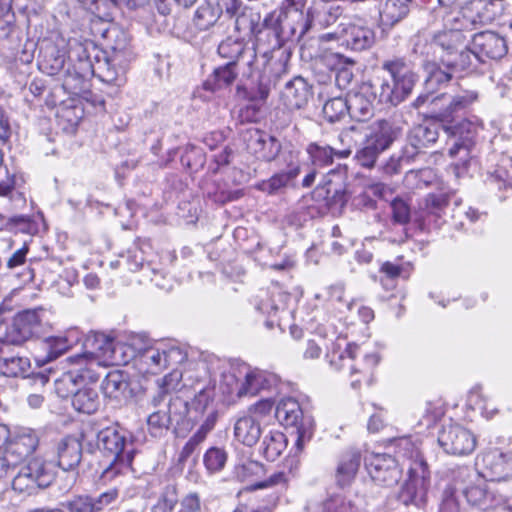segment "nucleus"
<instances>
[{
    "label": "nucleus",
    "mask_w": 512,
    "mask_h": 512,
    "mask_svg": "<svg viewBox=\"0 0 512 512\" xmlns=\"http://www.w3.org/2000/svg\"><path fill=\"white\" fill-rule=\"evenodd\" d=\"M462 493L471 506L482 511L498 505L502 500L501 496L491 489L487 481L479 476L475 482L464 487Z\"/></svg>",
    "instance_id": "21"
},
{
    "label": "nucleus",
    "mask_w": 512,
    "mask_h": 512,
    "mask_svg": "<svg viewBox=\"0 0 512 512\" xmlns=\"http://www.w3.org/2000/svg\"><path fill=\"white\" fill-rule=\"evenodd\" d=\"M212 401V390L202 389L188 402V426L193 427L204 415Z\"/></svg>",
    "instance_id": "45"
},
{
    "label": "nucleus",
    "mask_w": 512,
    "mask_h": 512,
    "mask_svg": "<svg viewBox=\"0 0 512 512\" xmlns=\"http://www.w3.org/2000/svg\"><path fill=\"white\" fill-rule=\"evenodd\" d=\"M239 4H241L240 1ZM233 17H235V30L242 34L243 37L257 36L259 34L275 37L272 31L262 30L263 25L260 23V15L251 9L242 8V5H240V8Z\"/></svg>",
    "instance_id": "30"
},
{
    "label": "nucleus",
    "mask_w": 512,
    "mask_h": 512,
    "mask_svg": "<svg viewBox=\"0 0 512 512\" xmlns=\"http://www.w3.org/2000/svg\"><path fill=\"white\" fill-rule=\"evenodd\" d=\"M409 478L401 489L399 498L405 504L423 506L427 502L431 473L426 461L417 456L409 467Z\"/></svg>",
    "instance_id": "12"
},
{
    "label": "nucleus",
    "mask_w": 512,
    "mask_h": 512,
    "mask_svg": "<svg viewBox=\"0 0 512 512\" xmlns=\"http://www.w3.org/2000/svg\"><path fill=\"white\" fill-rule=\"evenodd\" d=\"M201 507L202 502L199 494L190 492L181 499L179 512H200Z\"/></svg>",
    "instance_id": "64"
},
{
    "label": "nucleus",
    "mask_w": 512,
    "mask_h": 512,
    "mask_svg": "<svg viewBox=\"0 0 512 512\" xmlns=\"http://www.w3.org/2000/svg\"><path fill=\"white\" fill-rule=\"evenodd\" d=\"M412 143L418 145L422 150L433 145L438 137V128L434 125H417L408 134Z\"/></svg>",
    "instance_id": "49"
},
{
    "label": "nucleus",
    "mask_w": 512,
    "mask_h": 512,
    "mask_svg": "<svg viewBox=\"0 0 512 512\" xmlns=\"http://www.w3.org/2000/svg\"><path fill=\"white\" fill-rule=\"evenodd\" d=\"M202 426L184 445L179 454V463L184 464L195 452L198 445L205 439L206 431Z\"/></svg>",
    "instance_id": "58"
},
{
    "label": "nucleus",
    "mask_w": 512,
    "mask_h": 512,
    "mask_svg": "<svg viewBox=\"0 0 512 512\" xmlns=\"http://www.w3.org/2000/svg\"><path fill=\"white\" fill-rule=\"evenodd\" d=\"M38 444L37 434L31 429H23L8 442L5 454L18 466L32 455Z\"/></svg>",
    "instance_id": "24"
},
{
    "label": "nucleus",
    "mask_w": 512,
    "mask_h": 512,
    "mask_svg": "<svg viewBox=\"0 0 512 512\" xmlns=\"http://www.w3.org/2000/svg\"><path fill=\"white\" fill-rule=\"evenodd\" d=\"M101 388L105 397L120 400L129 388L127 376L120 370L110 371L102 381Z\"/></svg>",
    "instance_id": "41"
},
{
    "label": "nucleus",
    "mask_w": 512,
    "mask_h": 512,
    "mask_svg": "<svg viewBox=\"0 0 512 512\" xmlns=\"http://www.w3.org/2000/svg\"><path fill=\"white\" fill-rule=\"evenodd\" d=\"M15 14L11 0H0V39H7L15 30Z\"/></svg>",
    "instance_id": "52"
},
{
    "label": "nucleus",
    "mask_w": 512,
    "mask_h": 512,
    "mask_svg": "<svg viewBox=\"0 0 512 512\" xmlns=\"http://www.w3.org/2000/svg\"><path fill=\"white\" fill-rule=\"evenodd\" d=\"M383 151L384 150L378 149L374 143L368 140L367 144L357 151L355 158L362 167L372 168Z\"/></svg>",
    "instance_id": "55"
},
{
    "label": "nucleus",
    "mask_w": 512,
    "mask_h": 512,
    "mask_svg": "<svg viewBox=\"0 0 512 512\" xmlns=\"http://www.w3.org/2000/svg\"><path fill=\"white\" fill-rule=\"evenodd\" d=\"M50 327L49 312L43 307L24 310L14 317L9 327L7 326L4 336H0V344L21 345Z\"/></svg>",
    "instance_id": "8"
},
{
    "label": "nucleus",
    "mask_w": 512,
    "mask_h": 512,
    "mask_svg": "<svg viewBox=\"0 0 512 512\" xmlns=\"http://www.w3.org/2000/svg\"><path fill=\"white\" fill-rule=\"evenodd\" d=\"M381 67L390 74L394 87L406 99L418 81V75L411 61L405 57L392 56L385 59Z\"/></svg>",
    "instance_id": "13"
},
{
    "label": "nucleus",
    "mask_w": 512,
    "mask_h": 512,
    "mask_svg": "<svg viewBox=\"0 0 512 512\" xmlns=\"http://www.w3.org/2000/svg\"><path fill=\"white\" fill-rule=\"evenodd\" d=\"M0 356V369L1 372L9 377H18L27 373L30 367V361L26 357L20 356H5L1 353Z\"/></svg>",
    "instance_id": "47"
},
{
    "label": "nucleus",
    "mask_w": 512,
    "mask_h": 512,
    "mask_svg": "<svg viewBox=\"0 0 512 512\" xmlns=\"http://www.w3.org/2000/svg\"><path fill=\"white\" fill-rule=\"evenodd\" d=\"M50 327L49 312L43 307L24 310L14 317L9 327L7 326L4 336H0V344L21 345Z\"/></svg>",
    "instance_id": "7"
},
{
    "label": "nucleus",
    "mask_w": 512,
    "mask_h": 512,
    "mask_svg": "<svg viewBox=\"0 0 512 512\" xmlns=\"http://www.w3.org/2000/svg\"><path fill=\"white\" fill-rule=\"evenodd\" d=\"M457 487H448L444 490L439 512H459V503L455 496Z\"/></svg>",
    "instance_id": "63"
},
{
    "label": "nucleus",
    "mask_w": 512,
    "mask_h": 512,
    "mask_svg": "<svg viewBox=\"0 0 512 512\" xmlns=\"http://www.w3.org/2000/svg\"><path fill=\"white\" fill-rule=\"evenodd\" d=\"M343 9L336 4H328L323 0L315 1L312 7L307 9L306 15L298 12L287 17L283 28L289 26L292 37L302 38L311 28L312 22L317 21L320 25L331 26L341 17Z\"/></svg>",
    "instance_id": "9"
},
{
    "label": "nucleus",
    "mask_w": 512,
    "mask_h": 512,
    "mask_svg": "<svg viewBox=\"0 0 512 512\" xmlns=\"http://www.w3.org/2000/svg\"><path fill=\"white\" fill-rule=\"evenodd\" d=\"M247 150L264 162H272L277 159L281 150V141L265 131L253 128L249 129L244 136Z\"/></svg>",
    "instance_id": "17"
},
{
    "label": "nucleus",
    "mask_w": 512,
    "mask_h": 512,
    "mask_svg": "<svg viewBox=\"0 0 512 512\" xmlns=\"http://www.w3.org/2000/svg\"><path fill=\"white\" fill-rule=\"evenodd\" d=\"M400 135L401 128L393 120L379 119L373 123L368 140L374 143L378 149L385 151Z\"/></svg>",
    "instance_id": "32"
},
{
    "label": "nucleus",
    "mask_w": 512,
    "mask_h": 512,
    "mask_svg": "<svg viewBox=\"0 0 512 512\" xmlns=\"http://www.w3.org/2000/svg\"><path fill=\"white\" fill-rule=\"evenodd\" d=\"M54 473L42 458H31L22 464L12 479V489L20 494L32 495L51 485Z\"/></svg>",
    "instance_id": "11"
},
{
    "label": "nucleus",
    "mask_w": 512,
    "mask_h": 512,
    "mask_svg": "<svg viewBox=\"0 0 512 512\" xmlns=\"http://www.w3.org/2000/svg\"><path fill=\"white\" fill-rule=\"evenodd\" d=\"M218 53L221 57L230 61H243L246 65L252 66L256 59V51L253 46L248 47L238 38L228 37L218 46Z\"/></svg>",
    "instance_id": "26"
},
{
    "label": "nucleus",
    "mask_w": 512,
    "mask_h": 512,
    "mask_svg": "<svg viewBox=\"0 0 512 512\" xmlns=\"http://www.w3.org/2000/svg\"><path fill=\"white\" fill-rule=\"evenodd\" d=\"M99 405L98 393L90 387H80L72 397V406L78 412L93 414L98 410Z\"/></svg>",
    "instance_id": "44"
},
{
    "label": "nucleus",
    "mask_w": 512,
    "mask_h": 512,
    "mask_svg": "<svg viewBox=\"0 0 512 512\" xmlns=\"http://www.w3.org/2000/svg\"><path fill=\"white\" fill-rule=\"evenodd\" d=\"M167 413L173 424L190 429V426H188V401L179 396L171 397Z\"/></svg>",
    "instance_id": "50"
},
{
    "label": "nucleus",
    "mask_w": 512,
    "mask_h": 512,
    "mask_svg": "<svg viewBox=\"0 0 512 512\" xmlns=\"http://www.w3.org/2000/svg\"><path fill=\"white\" fill-rule=\"evenodd\" d=\"M324 118L330 122L335 123L340 121L348 114L347 98L334 97L325 102L323 106Z\"/></svg>",
    "instance_id": "51"
},
{
    "label": "nucleus",
    "mask_w": 512,
    "mask_h": 512,
    "mask_svg": "<svg viewBox=\"0 0 512 512\" xmlns=\"http://www.w3.org/2000/svg\"><path fill=\"white\" fill-rule=\"evenodd\" d=\"M363 88H368V94L373 101L378 100L381 104L397 106L405 99L398 90L387 79L376 78L373 81L362 83Z\"/></svg>",
    "instance_id": "31"
},
{
    "label": "nucleus",
    "mask_w": 512,
    "mask_h": 512,
    "mask_svg": "<svg viewBox=\"0 0 512 512\" xmlns=\"http://www.w3.org/2000/svg\"><path fill=\"white\" fill-rule=\"evenodd\" d=\"M323 38L341 40L343 45L354 51H362L372 46L375 40L374 32L368 28L357 25H349L340 32L334 31L323 36Z\"/></svg>",
    "instance_id": "22"
},
{
    "label": "nucleus",
    "mask_w": 512,
    "mask_h": 512,
    "mask_svg": "<svg viewBox=\"0 0 512 512\" xmlns=\"http://www.w3.org/2000/svg\"><path fill=\"white\" fill-rule=\"evenodd\" d=\"M97 446L110 459L100 474V480L104 483L129 470L134 471V450L129 449L132 444L128 442V432L125 429L118 425L103 428L97 433Z\"/></svg>",
    "instance_id": "3"
},
{
    "label": "nucleus",
    "mask_w": 512,
    "mask_h": 512,
    "mask_svg": "<svg viewBox=\"0 0 512 512\" xmlns=\"http://www.w3.org/2000/svg\"><path fill=\"white\" fill-rule=\"evenodd\" d=\"M139 340L143 345L137 346L135 341L133 346L138 353L136 364L141 373L156 375L170 366L182 364L187 359V351L178 345L151 343L143 338Z\"/></svg>",
    "instance_id": "5"
},
{
    "label": "nucleus",
    "mask_w": 512,
    "mask_h": 512,
    "mask_svg": "<svg viewBox=\"0 0 512 512\" xmlns=\"http://www.w3.org/2000/svg\"><path fill=\"white\" fill-rule=\"evenodd\" d=\"M227 453L224 449L219 447L209 448L203 457V462L206 469L211 472H218L222 470L227 462Z\"/></svg>",
    "instance_id": "54"
},
{
    "label": "nucleus",
    "mask_w": 512,
    "mask_h": 512,
    "mask_svg": "<svg viewBox=\"0 0 512 512\" xmlns=\"http://www.w3.org/2000/svg\"><path fill=\"white\" fill-rule=\"evenodd\" d=\"M336 172L331 170L321 182L322 189L325 190V198L335 200L336 202L342 201L344 193L341 190L340 185H336L331 176H335Z\"/></svg>",
    "instance_id": "60"
},
{
    "label": "nucleus",
    "mask_w": 512,
    "mask_h": 512,
    "mask_svg": "<svg viewBox=\"0 0 512 512\" xmlns=\"http://www.w3.org/2000/svg\"><path fill=\"white\" fill-rule=\"evenodd\" d=\"M156 384H159L171 398L174 393L180 391L182 388V372L173 369L164 377L157 379Z\"/></svg>",
    "instance_id": "57"
},
{
    "label": "nucleus",
    "mask_w": 512,
    "mask_h": 512,
    "mask_svg": "<svg viewBox=\"0 0 512 512\" xmlns=\"http://www.w3.org/2000/svg\"><path fill=\"white\" fill-rule=\"evenodd\" d=\"M235 67L236 63L229 61L227 64L214 69L213 73L203 83L204 89L214 92L230 86L238 75Z\"/></svg>",
    "instance_id": "38"
},
{
    "label": "nucleus",
    "mask_w": 512,
    "mask_h": 512,
    "mask_svg": "<svg viewBox=\"0 0 512 512\" xmlns=\"http://www.w3.org/2000/svg\"><path fill=\"white\" fill-rule=\"evenodd\" d=\"M437 440L443 450L452 455L469 454L476 446L475 436L459 424L444 425Z\"/></svg>",
    "instance_id": "14"
},
{
    "label": "nucleus",
    "mask_w": 512,
    "mask_h": 512,
    "mask_svg": "<svg viewBox=\"0 0 512 512\" xmlns=\"http://www.w3.org/2000/svg\"><path fill=\"white\" fill-rule=\"evenodd\" d=\"M491 470L497 481L512 477V455L499 454Z\"/></svg>",
    "instance_id": "56"
},
{
    "label": "nucleus",
    "mask_w": 512,
    "mask_h": 512,
    "mask_svg": "<svg viewBox=\"0 0 512 512\" xmlns=\"http://www.w3.org/2000/svg\"><path fill=\"white\" fill-rule=\"evenodd\" d=\"M287 437L278 430H269L263 434L260 453L268 460L275 461L287 447Z\"/></svg>",
    "instance_id": "39"
},
{
    "label": "nucleus",
    "mask_w": 512,
    "mask_h": 512,
    "mask_svg": "<svg viewBox=\"0 0 512 512\" xmlns=\"http://www.w3.org/2000/svg\"><path fill=\"white\" fill-rule=\"evenodd\" d=\"M58 465L64 471H73L82 459V444L73 436L63 438L57 445Z\"/></svg>",
    "instance_id": "27"
},
{
    "label": "nucleus",
    "mask_w": 512,
    "mask_h": 512,
    "mask_svg": "<svg viewBox=\"0 0 512 512\" xmlns=\"http://www.w3.org/2000/svg\"><path fill=\"white\" fill-rule=\"evenodd\" d=\"M239 8V0H204L195 11L194 25L200 30H207L222 14L233 18Z\"/></svg>",
    "instance_id": "15"
},
{
    "label": "nucleus",
    "mask_w": 512,
    "mask_h": 512,
    "mask_svg": "<svg viewBox=\"0 0 512 512\" xmlns=\"http://www.w3.org/2000/svg\"><path fill=\"white\" fill-rule=\"evenodd\" d=\"M147 424L149 432L155 437L162 436L170 425H173L167 411L161 410L151 413L148 416Z\"/></svg>",
    "instance_id": "53"
},
{
    "label": "nucleus",
    "mask_w": 512,
    "mask_h": 512,
    "mask_svg": "<svg viewBox=\"0 0 512 512\" xmlns=\"http://www.w3.org/2000/svg\"><path fill=\"white\" fill-rule=\"evenodd\" d=\"M277 420L287 428H292L295 436V455L301 453L313 435L312 420L304 417L299 403L294 398L281 399L275 409Z\"/></svg>",
    "instance_id": "10"
},
{
    "label": "nucleus",
    "mask_w": 512,
    "mask_h": 512,
    "mask_svg": "<svg viewBox=\"0 0 512 512\" xmlns=\"http://www.w3.org/2000/svg\"><path fill=\"white\" fill-rule=\"evenodd\" d=\"M367 91H369L368 88H363L361 85L359 90L348 92L346 95L348 115L355 121H366L374 114V101Z\"/></svg>",
    "instance_id": "25"
},
{
    "label": "nucleus",
    "mask_w": 512,
    "mask_h": 512,
    "mask_svg": "<svg viewBox=\"0 0 512 512\" xmlns=\"http://www.w3.org/2000/svg\"><path fill=\"white\" fill-rule=\"evenodd\" d=\"M461 34L458 31L439 33L425 45V56L435 57L443 67L453 74L469 70L476 60L470 49L458 50L457 44Z\"/></svg>",
    "instance_id": "4"
},
{
    "label": "nucleus",
    "mask_w": 512,
    "mask_h": 512,
    "mask_svg": "<svg viewBox=\"0 0 512 512\" xmlns=\"http://www.w3.org/2000/svg\"><path fill=\"white\" fill-rule=\"evenodd\" d=\"M292 153L289 155L287 170L274 174L268 180L259 184V189L268 194H274L280 189L290 185L300 174L301 167L294 161Z\"/></svg>",
    "instance_id": "35"
},
{
    "label": "nucleus",
    "mask_w": 512,
    "mask_h": 512,
    "mask_svg": "<svg viewBox=\"0 0 512 512\" xmlns=\"http://www.w3.org/2000/svg\"><path fill=\"white\" fill-rule=\"evenodd\" d=\"M84 345L87 349L84 354L99 360L104 366L119 363L117 357L118 346L110 337L104 334H93L87 337Z\"/></svg>",
    "instance_id": "23"
},
{
    "label": "nucleus",
    "mask_w": 512,
    "mask_h": 512,
    "mask_svg": "<svg viewBox=\"0 0 512 512\" xmlns=\"http://www.w3.org/2000/svg\"><path fill=\"white\" fill-rule=\"evenodd\" d=\"M97 54L100 49L90 40L66 41L59 35L45 38L39 43L38 68L47 75L57 76L65 90L76 92L89 78L78 75L81 63L89 56L96 58Z\"/></svg>",
    "instance_id": "1"
},
{
    "label": "nucleus",
    "mask_w": 512,
    "mask_h": 512,
    "mask_svg": "<svg viewBox=\"0 0 512 512\" xmlns=\"http://www.w3.org/2000/svg\"><path fill=\"white\" fill-rule=\"evenodd\" d=\"M55 392L61 398L74 396L81 384L79 376L75 374L73 369L64 372L61 376L54 380Z\"/></svg>",
    "instance_id": "48"
},
{
    "label": "nucleus",
    "mask_w": 512,
    "mask_h": 512,
    "mask_svg": "<svg viewBox=\"0 0 512 512\" xmlns=\"http://www.w3.org/2000/svg\"><path fill=\"white\" fill-rule=\"evenodd\" d=\"M72 347V342L66 335L49 336L43 339L44 354L37 358L39 363H48L65 354Z\"/></svg>",
    "instance_id": "40"
},
{
    "label": "nucleus",
    "mask_w": 512,
    "mask_h": 512,
    "mask_svg": "<svg viewBox=\"0 0 512 512\" xmlns=\"http://www.w3.org/2000/svg\"><path fill=\"white\" fill-rule=\"evenodd\" d=\"M412 0H384L379 8V21L383 29L392 28L409 13Z\"/></svg>",
    "instance_id": "36"
},
{
    "label": "nucleus",
    "mask_w": 512,
    "mask_h": 512,
    "mask_svg": "<svg viewBox=\"0 0 512 512\" xmlns=\"http://www.w3.org/2000/svg\"><path fill=\"white\" fill-rule=\"evenodd\" d=\"M306 152L315 168H322L333 163L334 158L345 159L352 153L351 146L343 149H336L329 145H321L316 142L310 143Z\"/></svg>",
    "instance_id": "28"
},
{
    "label": "nucleus",
    "mask_w": 512,
    "mask_h": 512,
    "mask_svg": "<svg viewBox=\"0 0 512 512\" xmlns=\"http://www.w3.org/2000/svg\"><path fill=\"white\" fill-rule=\"evenodd\" d=\"M264 433L260 420L253 415L238 418L234 425L235 438L248 447L255 445Z\"/></svg>",
    "instance_id": "33"
},
{
    "label": "nucleus",
    "mask_w": 512,
    "mask_h": 512,
    "mask_svg": "<svg viewBox=\"0 0 512 512\" xmlns=\"http://www.w3.org/2000/svg\"><path fill=\"white\" fill-rule=\"evenodd\" d=\"M481 123L478 119L475 121L469 119H463L456 124L444 125V131L454 139L464 141V146L472 147L474 145V139L478 132Z\"/></svg>",
    "instance_id": "42"
},
{
    "label": "nucleus",
    "mask_w": 512,
    "mask_h": 512,
    "mask_svg": "<svg viewBox=\"0 0 512 512\" xmlns=\"http://www.w3.org/2000/svg\"><path fill=\"white\" fill-rule=\"evenodd\" d=\"M323 512H364L362 500L358 497L333 496L322 504Z\"/></svg>",
    "instance_id": "46"
},
{
    "label": "nucleus",
    "mask_w": 512,
    "mask_h": 512,
    "mask_svg": "<svg viewBox=\"0 0 512 512\" xmlns=\"http://www.w3.org/2000/svg\"><path fill=\"white\" fill-rule=\"evenodd\" d=\"M264 381V376L260 373H248L245 381L242 383L238 395H255L261 388Z\"/></svg>",
    "instance_id": "59"
},
{
    "label": "nucleus",
    "mask_w": 512,
    "mask_h": 512,
    "mask_svg": "<svg viewBox=\"0 0 512 512\" xmlns=\"http://www.w3.org/2000/svg\"><path fill=\"white\" fill-rule=\"evenodd\" d=\"M312 97V85L301 76H295L287 81L280 92L281 102L289 110L305 108Z\"/></svg>",
    "instance_id": "19"
},
{
    "label": "nucleus",
    "mask_w": 512,
    "mask_h": 512,
    "mask_svg": "<svg viewBox=\"0 0 512 512\" xmlns=\"http://www.w3.org/2000/svg\"><path fill=\"white\" fill-rule=\"evenodd\" d=\"M426 73L424 82L426 93L434 96L433 93L441 86L447 84L453 78V73L448 69H442V64L433 56H426L422 65Z\"/></svg>",
    "instance_id": "29"
},
{
    "label": "nucleus",
    "mask_w": 512,
    "mask_h": 512,
    "mask_svg": "<svg viewBox=\"0 0 512 512\" xmlns=\"http://www.w3.org/2000/svg\"><path fill=\"white\" fill-rule=\"evenodd\" d=\"M105 50L100 49L97 57L89 56L81 63L78 75L98 77L102 82L121 86L125 82L128 64L133 59L128 34L117 26H110L103 32Z\"/></svg>",
    "instance_id": "2"
},
{
    "label": "nucleus",
    "mask_w": 512,
    "mask_h": 512,
    "mask_svg": "<svg viewBox=\"0 0 512 512\" xmlns=\"http://www.w3.org/2000/svg\"><path fill=\"white\" fill-rule=\"evenodd\" d=\"M119 498V490L110 488L98 496L88 494L75 495L62 505L69 512H102Z\"/></svg>",
    "instance_id": "18"
},
{
    "label": "nucleus",
    "mask_w": 512,
    "mask_h": 512,
    "mask_svg": "<svg viewBox=\"0 0 512 512\" xmlns=\"http://www.w3.org/2000/svg\"><path fill=\"white\" fill-rule=\"evenodd\" d=\"M478 99V93L465 90L456 95L441 93L436 96L428 94L419 95L413 102V106L419 109L423 106L430 108L431 117L446 123H452L455 116L464 112Z\"/></svg>",
    "instance_id": "6"
},
{
    "label": "nucleus",
    "mask_w": 512,
    "mask_h": 512,
    "mask_svg": "<svg viewBox=\"0 0 512 512\" xmlns=\"http://www.w3.org/2000/svg\"><path fill=\"white\" fill-rule=\"evenodd\" d=\"M472 52L476 60L484 61L483 57L500 59L507 53L506 41L499 34L492 31H484L474 35L472 40Z\"/></svg>",
    "instance_id": "20"
},
{
    "label": "nucleus",
    "mask_w": 512,
    "mask_h": 512,
    "mask_svg": "<svg viewBox=\"0 0 512 512\" xmlns=\"http://www.w3.org/2000/svg\"><path fill=\"white\" fill-rule=\"evenodd\" d=\"M450 202V196L446 193H430L426 195L420 209L425 222H434L439 227V220L445 213Z\"/></svg>",
    "instance_id": "37"
},
{
    "label": "nucleus",
    "mask_w": 512,
    "mask_h": 512,
    "mask_svg": "<svg viewBox=\"0 0 512 512\" xmlns=\"http://www.w3.org/2000/svg\"><path fill=\"white\" fill-rule=\"evenodd\" d=\"M366 468L378 485L391 487L399 482L402 469L397 460L388 454H375L366 459Z\"/></svg>",
    "instance_id": "16"
},
{
    "label": "nucleus",
    "mask_w": 512,
    "mask_h": 512,
    "mask_svg": "<svg viewBox=\"0 0 512 512\" xmlns=\"http://www.w3.org/2000/svg\"><path fill=\"white\" fill-rule=\"evenodd\" d=\"M392 216L395 222L399 224H406L410 220V208L408 204L399 198H396L391 203Z\"/></svg>",
    "instance_id": "61"
},
{
    "label": "nucleus",
    "mask_w": 512,
    "mask_h": 512,
    "mask_svg": "<svg viewBox=\"0 0 512 512\" xmlns=\"http://www.w3.org/2000/svg\"><path fill=\"white\" fill-rule=\"evenodd\" d=\"M178 502L177 491L175 486H167L159 501L158 507L163 510V512H172Z\"/></svg>",
    "instance_id": "62"
},
{
    "label": "nucleus",
    "mask_w": 512,
    "mask_h": 512,
    "mask_svg": "<svg viewBox=\"0 0 512 512\" xmlns=\"http://www.w3.org/2000/svg\"><path fill=\"white\" fill-rule=\"evenodd\" d=\"M360 460V453L356 450H350L343 454L336 475L339 485L345 486L350 483L360 466Z\"/></svg>",
    "instance_id": "43"
},
{
    "label": "nucleus",
    "mask_w": 512,
    "mask_h": 512,
    "mask_svg": "<svg viewBox=\"0 0 512 512\" xmlns=\"http://www.w3.org/2000/svg\"><path fill=\"white\" fill-rule=\"evenodd\" d=\"M66 361L73 367L75 374L79 376L81 385L96 382L99 379L96 368L104 366L99 360L84 353L70 356Z\"/></svg>",
    "instance_id": "34"
}]
</instances>
